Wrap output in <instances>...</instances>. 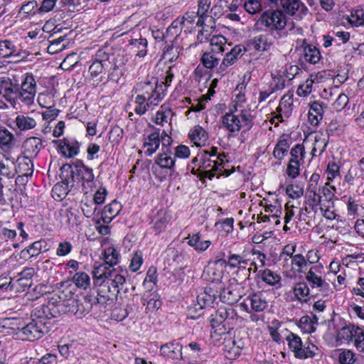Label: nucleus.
<instances>
[{"label": "nucleus", "mask_w": 364, "mask_h": 364, "mask_svg": "<svg viewBox=\"0 0 364 364\" xmlns=\"http://www.w3.org/2000/svg\"><path fill=\"white\" fill-rule=\"evenodd\" d=\"M244 8L250 14H255L262 10V4L258 0H249L244 4Z\"/></svg>", "instance_id": "052dcab7"}, {"label": "nucleus", "mask_w": 364, "mask_h": 364, "mask_svg": "<svg viewBox=\"0 0 364 364\" xmlns=\"http://www.w3.org/2000/svg\"><path fill=\"white\" fill-rule=\"evenodd\" d=\"M245 50V47L242 45L235 46L225 55L220 68L223 65L228 67L232 65L238 58H241L244 55Z\"/></svg>", "instance_id": "2f4dec72"}, {"label": "nucleus", "mask_w": 364, "mask_h": 364, "mask_svg": "<svg viewBox=\"0 0 364 364\" xmlns=\"http://www.w3.org/2000/svg\"><path fill=\"white\" fill-rule=\"evenodd\" d=\"M190 139L196 145L200 146L201 143H205L208 139L206 131L200 126L194 127L189 132Z\"/></svg>", "instance_id": "c9c22d12"}, {"label": "nucleus", "mask_w": 364, "mask_h": 364, "mask_svg": "<svg viewBox=\"0 0 364 364\" xmlns=\"http://www.w3.org/2000/svg\"><path fill=\"white\" fill-rule=\"evenodd\" d=\"M210 49L213 53H220L225 50L226 38L223 36H213L210 39Z\"/></svg>", "instance_id": "37998d69"}, {"label": "nucleus", "mask_w": 364, "mask_h": 364, "mask_svg": "<svg viewBox=\"0 0 364 364\" xmlns=\"http://www.w3.org/2000/svg\"><path fill=\"white\" fill-rule=\"evenodd\" d=\"M360 329V327L354 325L346 326L341 329L339 335L343 339H350L355 341L357 333L359 332Z\"/></svg>", "instance_id": "a18cd8bd"}, {"label": "nucleus", "mask_w": 364, "mask_h": 364, "mask_svg": "<svg viewBox=\"0 0 364 364\" xmlns=\"http://www.w3.org/2000/svg\"><path fill=\"white\" fill-rule=\"evenodd\" d=\"M122 206L121 203L116 200H112L110 203L104 207L102 212L101 220L103 223L108 224L120 213Z\"/></svg>", "instance_id": "aec40b11"}, {"label": "nucleus", "mask_w": 364, "mask_h": 364, "mask_svg": "<svg viewBox=\"0 0 364 364\" xmlns=\"http://www.w3.org/2000/svg\"><path fill=\"white\" fill-rule=\"evenodd\" d=\"M15 143L14 134L6 127L0 126V149L7 151L15 146Z\"/></svg>", "instance_id": "cd10ccee"}, {"label": "nucleus", "mask_w": 364, "mask_h": 364, "mask_svg": "<svg viewBox=\"0 0 364 364\" xmlns=\"http://www.w3.org/2000/svg\"><path fill=\"white\" fill-rule=\"evenodd\" d=\"M221 123L225 129L232 134L238 133L242 126L239 117L232 112L224 114L221 117Z\"/></svg>", "instance_id": "4be33fe9"}, {"label": "nucleus", "mask_w": 364, "mask_h": 364, "mask_svg": "<svg viewBox=\"0 0 364 364\" xmlns=\"http://www.w3.org/2000/svg\"><path fill=\"white\" fill-rule=\"evenodd\" d=\"M107 277L105 283H109L111 285L117 287L120 289H122L126 281L124 275L119 273L114 268H112L111 270H109Z\"/></svg>", "instance_id": "e433bc0d"}, {"label": "nucleus", "mask_w": 364, "mask_h": 364, "mask_svg": "<svg viewBox=\"0 0 364 364\" xmlns=\"http://www.w3.org/2000/svg\"><path fill=\"white\" fill-rule=\"evenodd\" d=\"M50 327L45 318L34 315L33 310L31 314V319L24 326L19 328L18 335L22 340L33 341L42 338L46 333L49 331Z\"/></svg>", "instance_id": "7ed1b4c3"}, {"label": "nucleus", "mask_w": 364, "mask_h": 364, "mask_svg": "<svg viewBox=\"0 0 364 364\" xmlns=\"http://www.w3.org/2000/svg\"><path fill=\"white\" fill-rule=\"evenodd\" d=\"M56 33L57 32H55L48 38L50 44L47 48V50L50 54L58 53L64 50L66 47L65 44L63 43V41L66 40L65 36H60L57 38L50 40V38H52Z\"/></svg>", "instance_id": "4c0bfd02"}, {"label": "nucleus", "mask_w": 364, "mask_h": 364, "mask_svg": "<svg viewBox=\"0 0 364 364\" xmlns=\"http://www.w3.org/2000/svg\"><path fill=\"white\" fill-rule=\"evenodd\" d=\"M161 144L160 133L155 131L144 139L143 148L147 156H151L159 148Z\"/></svg>", "instance_id": "dca6fc26"}, {"label": "nucleus", "mask_w": 364, "mask_h": 364, "mask_svg": "<svg viewBox=\"0 0 364 364\" xmlns=\"http://www.w3.org/2000/svg\"><path fill=\"white\" fill-rule=\"evenodd\" d=\"M110 64V55L103 50H99L89 67V72L92 77H97L108 68Z\"/></svg>", "instance_id": "1a4fd4ad"}, {"label": "nucleus", "mask_w": 364, "mask_h": 364, "mask_svg": "<svg viewBox=\"0 0 364 364\" xmlns=\"http://www.w3.org/2000/svg\"><path fill=\"white\" fill-rule=\"evenodd\" d=\"M300 162L289 161L287 168V174L291 178H295L299 174Z\"/></svg>", "instance_id": "774afa93"}, {"label": "nucleus", "mask_w": 364, "mask_h": 364, "mask_svg": "<svg viewBox=\"0 0 364 364\" xmlns=\"http://www.w3.org/2000/svg\"><path fill=\"white\" fill-rule=\"evenodd\" d=\"M186 239L188 240L187 243L190 246L194 247V249L198 252L206 250L211 244L210 240H201L200 235L199 233L193 234L191 236L189 235Z\"/></svg>", "instance_id": "473e14b6"}, {"label": "nucleus", "mask_w": 364, "mask_h": 364, "mask_svg": "<svg viewBox=\"0 0 364 364\" xmlns=\"http://www.w3.org/2000/svg\"><path fill=\"white\" fill-rule=\"evenodd\" d=\"M242 121L243 122V127L247 130H250L253 127L254 116L252 114L250 110L242 109L240 114Z\"/></svg>", "instance_id": "680f3d73"}, {"label": "nucleus", "mask_w": 364, "mask_h": 364, "mask_svg": "<svg viewBox=\"0 0 364 364\" xmlns=\"http://www.w3.org/2000/svg\"><path fill=\"white\" fill-rule=\"evenodd\" d=\"M298 350L294 355L298 359L312 358L318 355L320 352L318 348L311 342L302 343Z\"/></svg>", "instance_id": "b1692460"}, {"label": "nucleus", "mask_w": 364, "mask_h": 364, "mask_svg": "<svg viewBox=\"0 0 364 364\" xmlns=\"http://www.w3.org/2000/svg\"><path fill=\"white\" fill-rule=\"evenodd\" d=\"M317 268L318 267L316 266L311 267L306 272L305 279L309 283V287L311 289V296L313 297H315L317 295V294H314V289L321 292L323 296H327L333 291L329 284L326 280L323 279L321 276H318L316 274Z\"/></svg>", "instance_id": "39448f33"}, {"label": "nucleus", "mask_w": 364, "mask_h": 364, "mask_svg": "<svg viewBox=\"0 0 364 364\" xmlns=\"http://www.w3.org/2000/svg\"><path fill=\"white\" fill-rule=\"evenodd\" d=\"M143 263V255L141 252L137 251L132 258L129 268L131 271L135 272L138 271Z\"/></svg>", "instance_id": "0e129e2a"}, {"label": "nucleus", "mask_w": 364, "mask_h": 364, "mask_svg": "<svg viewBox=\"0 0 364 364\" xmlns=\"http://www.w3.org/2000/svg\"><path fill=\"white\" fill-rule=\"evenodd\" d=\"M68 294L63 291L60 294H54L48 301V304L55 305L65 308V303L67 301Z\"/></svg>", "instance_id": "864d4df0"}, {"label": "nucleus", "mask_w": 364, "mask_h": 364, "mask_svg": "<svg viewBox=\"0 0 364 364\" xmlns=\"http://www.w3.org/2000/svg\"><path fill=\"white\" fill-rule=\"evenodd\" d=\"M215 164V159L210 161L202 163L199 166V168L203 170L200 176V179L202 180L204 178H208L210 180H212L215 175L214 173V167Z\"/></svg>", "instance_id": "c03bdc74"}, {"label": "nucleus", "mask_w": 364, "mask_h": 364, "mask_svg": "<svg viewBox=\"0 0 364 364\" xmlns=\"http://www.w3.org/2000/svg\"><path fill=\"white\" fill-rule=\"evenodd\" d=\"M170 220V216L164 209H160L154 215L151 220L152 227L156 235L160 234L163 232Z\"/></svg>", "instance_id": "2eb2a0df"}, {"label": "nucleus", "mask_w": 364, "mask_h": 364, "mask_svg": "<svg viewBox=\"0 0 364 364\" xmlns=\"http://www.w3.org/2000/svg\"><path fill=\"white\" fill-rule=\"evenodd\" d=\"M23 147L26 156L35 158L44 146L43 145L42 140L40 138L32 136L24 141Z\"/></svg>", "instance_id": "a211bd4d"}, {"label": "nucleus", "mask_w": 364, "mask_h": 364, "mask_svg": "<svg viewBox=\"0 0 364 364\" xmlns=\"http://www.w3.org/2000/svg\"><path fill=\"white\" fill-rule=\"evenodd\" d=\"M73 282L80 289H87L90 285V276L84 272H76L73 277Z\"/></svg>", "instance_id": "a19ab883"}, {"label": "nucleus", "mask_w": 364, "mask_h": 364, "mask_svg": "<svg viewBox=\"0 0 364 364\" xmlns=\"http://www.w3.org/2000/svg\"><path fill=\"white\" fill-rule=\"evenodd\" d=\"M31 159V157L26 156L18 164L19 171L23 172L26 176H31L33 172V165Z\"/></svg>", "instance_id": "603ef678"}, {"label": "nucleus", "mask_w": 364, "mask_h": 364, "mask_svg": "<svg viewBox=\"0 0 364 364\" xmlns=\"http://www.w3.org/2000/svg\"><path fill=\"white\" fill-rule=\"evenodd\" d=\"M257 277L262 279V282L271 287H275L276 289L282 286L281 276L277 272L269 269H264L259 270L257 273Z\"/></svg>", "instance_id": "5701e85b"}, {"label": "nucleus", "mask_w": 364, "mask_h": 364, "mask_svg": "<svg viewBox=\"0 0 364 364\" xmlns=\"http://www.w3.org/2000/svg\"><path fill=\"white\" fill-rule=\"evenodd\" d=\"M111 269V267L106 265L105 263L95 267L92 271L93 279L102 280V283H105L107 273Z\"/></svg>", "instance_id": "49530a36"}, {"label": "nucleus", "mask_w": 364, "mask_h": 364, "mask_svg": "<svg viewBox=\"0 0 364 364\" xmlns=\"http://www.w3.org/2000/svg\"><path fill=\"white\" fill-rule=\"evenodd\" d=\"M172 154L171 148L163 149L162 152L155 159V164L161 168L169 169L173 171L176 159L174 156H172Z\"/></svg>", "instance_id": "6ab92c4d"}, {"label": "nucleus", "mask_w": 364, "mask_h": 364, "mask_svg": "<svg viewBox=\"0 0 364 364\" xmlns=\"http://www.w3.org/2000/svg\"><path fill=\"white\" fill-rule=\"evenodd\" d=\"M182 346L178 342L167 343L161 346V354L171 359H177L182 355Z\"/></svg>", "instance_id": "bb28decb"}, {"label": "nucleus", "mask_w": 364, "mask_h": 364, "mask_svg": "<svg viewBox=\"0 0 364 364\" xmlns=\"http://www.w3.org/2000/svg\"><path fill=\"white\" fill-rule=\"evenodd\" d=\"M286 340L288 342L289 348L292 350L294 354L295 352L299 351L298 349L301 346V343H303L301 338L298 335L292 332L289 333L286 337Z\"/></svg>", "instance_id": "8fccbe9b"}, {"label": "nucleus", "mask_w": 364, "mask_h": 364, "mask_svg": "<svg viewBox=\"0 0 364 364\" xmlns=\"http://www.w3.org/2000/svg\"><path fill=\"white\" fill-rule=\"evenodd\" d=\"M36 92L27 91V92H19L16 100H19L24 103L27 106H30L33 104L34 98Z\"/></svg>", "instance_id": "4d7b16f0"}, {"label": "nucleus", "mask_w": 364, "mask_h": 364, "mask_svg": "<svg viewBox=\"0 0 364 364\" xmlns=\"http://www.w3.org/2000/svg\"><path fill=\"white\" fill-rule=\"evenodd\" d=\"M261 23L267 27L273 33H277L278 38H282L288 35V31L293 28L289 26L285 14L282 10H267L260 16Z\"/></svg>", "instance_id": "f03ea898"}, {"label": "nucleus", "mask_w": 364, "mask_h": 364, "mask_svg": "<svg viewBox=\"0 0 364 364\" xmlns=\"http://www.w3.org/2000/svg\"><path fill=\"white\" fill-rule=\"evenodd\" d=\"M281 5L287 14L296 16L299 18H302L308 12L307 7L301 0H283Z\"/></svg>", "instance_id": "f8f14e48"}, {"label": "nucleus", "mask_w": 364, "mask_h": 364, "mask_svg": "<svg viewBox=\"0 0 364 364\" xmlns=\"http://www.w3.org/2000/svg\"><path fill=\"white\" fill-rule=\"evenodd\" d=\"M100 286H101V289L100 290V293L98 294V295H100V293L103 292V289H102L103 287L107 288V291H108L107 294L101 295V296L104 299L103 300L104 302H105L107 300H110V299L112 300L113 297H116L120 291L119 288H118L117 287H115L114 285H111L109 283H102V284H100Z\"/></svg>", "instance_id": "de8ad7c7"}, {"label": "nucleus", "mask_w": 364, "mask_h": 364, "mask_svg": "<svg viewBox=\"0 0 364 364\" xmlns=\"http://www.w3.org/2000/svg\"><path fill=\"white\" fill-rule=\"evenodd\" d=\"M19 92L32 91L36 92V82L31 73H26L21 83H19Z\"/></svg>", "instance_id": "79ce46f5"}, {"label": "nucleus", "mask_w": 364, "mask_h": 364, "mask_svg": "<svg viewBox=\"0 0 364 364\" xmlns=\"http://www.w3.org/2000/svg\"><path fill=\"white\" fill-rule=\"evenodd\" d=\"M306 196L309 203L320 205V210L323 211L326 203H322L323 196L317 193V191H314V188H311V191H306Z\"/></svg>", "instance_id": "3c124183"}, {"label": "nucleus", "mask_w": 364, "mask_h": 364, "mask_svg": "<svg viewBox=\"0 0 364 364\" xmlns=\"http://www.w3.org/2000/svg\"><path fill=\"white\" fill-rule=\"evenodd\" d=\"M119 254L113 247H109L104 251V259L106 265L113 268L119 262Z\"/></svg>", "instance_id": "ea45409f"}, {"label": "nucleus", "mask_w": 364, "mask_h": 364, "mask_svg": "<svg viewBox=\"0 0 364 364\" xmlns=\"http://www.w3.org/2000/svg\"><path fill=\"white\" fill-rule=\"evenodd\" d=\"M240 306L247 313L262 312L268 307L267 295L262 291L251 294L244 299Z\"/></svg>", "instance_id": "0eeeda50"}, {"label": "nucleus", "mask_w": 364, "mask_h": 364, "mask_svg": "<svg viewBox=\"0 0 364 364\" xmlns=\"http://www.w3.org/2000/svg\"><path fill=\"white\" fill-rule=\"evenodd\" d=\"M220 300L230 305L237 303L242 297V295L237 289H225L220 294Z\"/></svg>", "instance_id": "58836bf2"}, {"label": "nucleus", "mask_w": 364, "mask_h": 364, "mask_svg": "<svg viewBox=\"0 0 364 364\" xmlns=\"http://www.w3.org/2000/svg\"><path fill=\"white\" fill-rule=\"evenodd\" d=\"M60 170V177L67 184L74 183L75 176L82 182V190L92 188L95 184L92 168L86 166L80 159L75 160L73 164H64Z\"/></svg>", "instance_id": "f257e3e1"}, {"label": "nucleus", "mask_w": 364, "mask_h": 364, "mask_svg": "<svg viewBox=\"0 0 364 364\" xmlns=\"http://www.w3.org/2000/svg\"><path fill=\"white\" fill-rule=\"evenodd\" d=\"M132 93L142 95L146 97L159 95L160 102L164 99L165 94L164 92L162 84H159L158 80L155 78L151 80L140 82L136 84L132 90Z\"/></svg>", "instance_id": "423d86ee"}, {"label": "nucleus", "mask_w": 364, "mask_h": 364, "mask_svg": "<svg viewBox=\"0 0 364 364\" xmlns=\"http://www.w3.org/2000/svg\"><path fill=\"white\" fill-rule=\"evenodd\" d=\"M62 154L68 158H73L79 154L80 144L74 139H64L59 145Z\"/></svg>", "instance_id": "393cba45"}, {"label": "nucleus", "mask_w": 364, "mask_h": 364, "mask_svg": "<svg viewBox=\"0 0 364 364\" xmlns=\"http://www.w3.org/2000/svg\"><path fill=\"white\" fill-rule=\"evenodd\" d=\"M205 308V306L200 305L197 301V304H195L193 306H190L188 307V317L192 319H196L200 317L203 314L202 310Z\"/></svg>", "instance_id": "e2e57ef3"}, {"label": "nucleus", "mask_w": 364, "mask_h": 364, "mask_svg": "<svg viewBox=\"0 0 364 364\" xmlns=\"http://www.w3.org/2000/svg\"><path fill=\"white\" fill-rule=\"evenodd\" d=\"M130 45L138 49L136 55L139 58L144 57L146 55L148 41L146 38L132 39L130 41Z\"/></svg>", "instance_id": "09e8293b"}, {"label": "nucleus", "mask_w": 364, "mask_h": 364, "mask_svg": "<svg viewBox=\"0 0 364 364\" xmlns=\"http://www.w3.org/2000/svg\"><path fill=\"white\" fill-rule=\"evenodd\" d=\"M160 102L159 95L155 96L154 97H146L142 95L136 94L134 99V104L136 105L134 112L139 115L144 114L148 109L151 107L157 106Z\"/></svg>", "instance_id": "9b49d317"}, {"label": "nucleus", "mask_w": 364, "mask_h": 364, "mask_svg": "<svg viewBox=\"0 0 364 364\" xmlns=\"http://www.w3.org/2000/svg\"><path fill=\"white\" fill-rule=\"evenodd\" d=\"M271 38L267 34L255 36L248 41V46L256 51H267L272 46Z\"/></svg>", "instance_id": "f3484780"}, {"label": "nucleus", "mask_w": 364, "mask_h": 364, "mask_svg": "<svg viewBox=\"0 0 364 364\" xmlns=\"http://www.w3.org/2000/svg\"><path fill=\"white\" fill-rule=\"evenodd\" d=\"M237 316V314L232 307L222 306L215 311V314L211 315L210 323L213 328L218 327L225 322L229 325Z\"/></svg>", "instance_id": "6e6552de"}, {"label": "nucleus", "mask_w": 364, "mask_h": 364, "mask_svg": "<svg viewBox=\"0 0 364 364\" xmlns=\"http://www.w3.org/2000/svg\"><path fill=\"white\" fill-rule=\"evenodd\" d=\"M218 296V291L212 287L208 286L204 288L203 292L197 296V301L200 305L205 307L210 306L215 301Z\"/></svg>", "instance_id": "c85d7f7f"}, {"label": "nucleus", "mask_w": 364, "mask_h": 364, "mask_svg": "<svg viewBox=\"0 0 364 364\" xmlns=\"http://www.w3.org/2000/svg\"><path fill=\"white\" fill-rule=\"evenodd\" d=\"M15 123L20 131H28L36 126V121L34 118L28 115L20 114L15 119Z\"/></svg>", "instance_id": "f704fd0d"}, {"label": "nucleus", "mask_w": 364, "mask_h": 364, "mask_svg": "<svg viewBox=\"0 0 364 364\" xmlns=\"http://www.w3.org/2000/svg\"><path fill=\"white\" fill-rule=\"evenodd\" d=\"M293 292L296 299L301 303H307L310 300V287L305 282L295 284Z\"/></svg>", "instance_id": "7c9ffc66"}, {"label": "nucleus", "mask_w": 364, "mask_h": 364, "mask_svg": "<svg viewBox=\"0 0 364 364\" xmlns=\"http://www.w3.org/2000/svg\"><path fill=\"white\" fill-rule=\"evenodd\" d=\"M341 364H353L355 361V355L350 350H343L338 355Z\"/></svg>", "instance_id": "bf43d9fd"}, {"label": "nucleus", "mask_w": 364, "mask_h": 364, "mask_svg": "<svg viewBox=\"0 0 364 364\" xmlns=\"http://www.w3.org/2000/svg\"><path fill=\"white\" fill-rule=\"evenodd\" d=\"M210 0H199L197 14L200 18H206L210 6Z\"/></svg>", "instance_id": "69168bd1"}, {"label": "nucleus", "mask_w": 364, "mask_h": 364, "mask_svg": "<svg viewBox=\"0 0 364 364\" xmlns=\"http://www.w3.org/2000/svg\"><path fill=\"white\" fill-rule=\"evenodd\" d=\"M303 58L306 62L314 65L321 59V52L316 46L306 44L303 48Z\"/></svg>", "instance_id": "c756f323"}, {"label": "nucleus", "mask_w": 364, "mask_h": 364, "mask_svg": "<svg viewBox=\"0 0 364 364\" xmlns=\"http://www.w3.org/2000/svg\"><path fill=\"white\" fill-rule=\"evenodd\" d=\"M46 247V242L45 240H41L33 242L30 246L27 248L21 251V255L23 257L27 256L32 257L38 256L42 251L43 249L44 250H47Z\"/></svg>", "instance_id": "72a5a7b5"}, {"label": "nucleus", "mask_w": 364, "mask_h": 364, "mask_svg": "<svg viewBox=\"0 0 364 364\" xmlns=\"http://www.w3.org/2000/svg\"><path fill=\"white\" fill-rule=\"evenodd\" d=\"M312 251H309L305 257L301 254H296L291 256V266L294 272L306 273L308 269V264L314 263V260H310V254Z\"/></svg>", "instance_id": "4468645a"}, {"label": "nucleus", "mask_w": 364, "mask_h": 364, "mask_svg": "<svg viewBox=\"0 0 364 364\" xmlns=\"http://www.w3.org/2000/svg\"><path fill=\"white\" fill-rule=\"evenodd\" d=\"M290 154L291 158L289 161H300L304 160L305 155L304 146L302 144H296L291 150Z\"/></svg>", "instance_id": "13d9d810"}, {"label": "nucleus", "mask_w": 364, "mask_h": 364, "mask_svg": "<svg viewBox=\"0 0 364 364\" xmlns=\"http://www.w3.org/2000/svg\"><path fill=\"white\" fill-rule=\"evenodd\" d=\"M349 22L355 26H360L364 25V11L363 9H356L351 12L349 18Z\"/></svg>", "instance_id": "5fc2aeb1"}, {"label": "nucleus", "mask_w": 364, "mask_h": 364, "mask_svg": "<svg viewBox=\"0 0 364 364\" xmlns=\"http://www.w3.org/2000/svg\"><path fill=\"white\" fill-rule=\"evenodd\" d=\"M28 55L26 50H18L13 41L10 40L0 41V58L17 57L20 58L19 60H23Z\"/></svg>", "instance_id": "9d476101"}, {"label": "nucleus", "mask_w": 364, "mask_h": 364, "mask_svg": "<svg viewBox=\"0 0 364 364\" xmlns=\"http://www.w3.org/2000/svg\"><path fill=\"white\" fill-rule=\"evenodd\" d=\"M111 64L109 67L111 70H124V65L127 62V59L122 55H110Z\"/></svg>", "instance_id": "6e6d98bb"}, {"label": "nucleus", "mask_w": 364, "mask_h": 364, "mask_svg": "<svg viewBox=\"0 0 364 364\" xmlns=\"http://www.w3.org/2000/svg\"><path fill=\"white\" fill-rule=\"evenodd\" d=\"M63 308L55 305H41L34 309V315H38L41 318H45L46 322L50 326V320L56 318L60 314Z\"/></svg>", "instance_id": "ddd939ff"}, {"label": "nucleus", "mask_w": 364, "mask_h": 364, "mask_svg": "<svg viewBox=\"0 0 364 364\" xmlns=\"http://www.w3.org/2000/svg\"><path fill=\"white\" fill-rule=\"evenodd\" d=\"M1 89L6 100L15 101L20 90L19 82L16 78L9 79V81L4 82Z\"/></svg>", "instance_id": "412c9836"}, {"label": "nucleus", "mask_w": 364, "mask_h": 364, "mask_svg": "<svg viewBox=\"0 0 364 364\" xmlns=\"http://www.w3.org/2000/svg\"><path fill=\"white\" fill-rule=\"evenodd\" d=\"M69 298L65 303V312L73 314L77 318H82L92 309L93 303L90 297L82 296L75 299L70 291H68Z\"/></svg>", "instance_id": "20e7f679"}, {"label": "nucleus", "mask_w": 364, "mask_h": 364, "mask_svg": "<svg viewBox=\"0 0 364 364\" xmlns=\"http://www.w3.org/2000/svg\"><path fill=\"white\" fill-rule=\"evenodd\" d=\"M201 61L203 65L209 69L214 68L218 64V59L213 55L208 53H205L201 58Z\"/></svg>", "instance_id": "338daca9"}, {"label": "nucleus", "mask_w": 364, "mask_h": 364, "mask_svg": "<svg viewBox=\"0 0 364 364\" xmlns=\"http://www.w3.org/2000/svg\"><path fill=\"white\" fill-rule=\"evenodd\" d=\"M228 264L232 267H238L237 274L242 273L245 275L250 276L251 269H247L245 265L247 264V260L245 259L241 255L236 254H231L228 258Z\"/></svg>", "instance_id": "a878e982"}]
</instances>
